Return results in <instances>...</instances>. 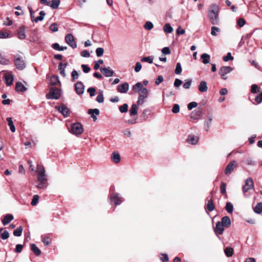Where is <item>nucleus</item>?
<instances>
[{
    "instance_id": "4c0bfd02",
    "label": "nucleus",
    "mask_w": 262,
    "mask_h": 262,
    "mask_svg": "<svg viewBox=\"0 0 262 262\" xmlns=\"http://www.w3.org/2000/svg\"><path fill=\"white\" fill-rule=\"evenodd\" d=\"M225 209L229 213H231L233 211L232 204L230 202H227L225 206Z\"/></svg>"
},
{
    "instance_id": "0eeeda50",
    "label": "nucleus",
    "mask_w": 262,
    "mask_h": 262,
    "mask_svg": "<svg viewBox=\"0 0 262 262\" xmlns=\"http://www.w3.org/2000/svg\"><path fill=\"white\" fill-rule=\"evenodd\" d=\"M28 9L29 10L30 13V17L31 20L32 21H34L35 23H37L39 21H41L43 19L44 17L45 16V12L43 11H41L39 12V16L34 18V12L33 11L32 8L31 6H28Z\"/></svg>"
},
{
    "instance_id": "9b49d317",
    "label": "nucleus",
    "mask_w": 262,
    "mask_h": 262,
    "mask_svg": "<svg viewBox=\"0 0 262 262\" xmlns=\"http://www.w3.org/2000/svg\"><path fill=\"white\" fill-rule=\"evenodd\" d=\"M110 199L111 203H114L116 205H119L121 204L122 201L119 194L118 193H114L110 196Z\"/></svg>"
},
{
    "instance_id": "2eb2a0df",
    "label": "nucleus",
    "mask_w": 262,
    "mask_h": 262,
    "mask_svg": "<svg viewBox=\"0 0 262 262\" xmlns=\"http://www.w3.org/2000/svg\"><path fill=\"white\" fill-rule=\"evenodd\" d=\"M100 71L102 72L104 75L106 77H112L114 75V71L111 70L110 67L107 68H100Z\"/></svg>"
},
{
    "instance_id": "a211bd4d",
    "label": "nucleus",
    "mask_w": 262,
    "mask_h": 262,
    "mask_svg": "<svg viewBox=\"0 0 262 262\" xmlns=\"http://www.w3.org/2000/svg\"><path fill=\"white\" fill-rule=\"evenodd\" d=\"M207 203L206 204V209L209 211L211 212L214 209V206L213 203L212 197L208 196L206 199Z\"/></svg>"
},
{
    "instance_id": "b1692460",
    "label": "nucleus",
    "mask_w": 262,
    "mask_h": 262,
    "mask_svg": "<svg viewBox=\"0 0 262 262\" xmlns=\"http://www.w3.org/2000/svg\"><path fill=\"white\" fill-rule=\"evenodd\" d=\"M13 216L11 214H7L4 216L2 220V223L4 225L8 224L12 220H13Z\"/></svg>"
},
{
    "instance_id": "bf43d9fd",
    "label": "nucleus",
    "mask_w": 262,
    "mask_h": 262,
    "mask_svg": "<svg viewBox=\"0 0 262 262\" xmlns=\"http://www.w3.org/2000/svg\"><path fill=\"white\" fill-rule=\"evenodd\" d=\"M259 89H260V88H258V86L255 84H253L251 85V93L253 94H255L257 92H259Z\"/></svg>"
},
{
    "instance_id": "6ab92c4d",
    "label": "nucleus",
    "mask_w": 262,
    "mask_h": 262,
    "mask_svg": "<svg viewBox=\"0 0 262 262\" xmlns=\"http://www.w3.org/2000/svg\"><path fill=\"white\" fill-rule=\"evenodd\" d=\"M100 113V111L98 108L89 109L88 110V114L91 115V117L93 118L94 121H96L97 119L96 117Z\"/></svg>"
},
{
    "instance_id": "de8ad7c7",
    "label": "nucleus",
    "mask_w": 262,
    "mask_h": 262,
    "mask_svg": "<svg viewBox=\"0 0 262 262\" xmlns=\"http://www.w3.org/2000/svg\"><path fill=\"white\" fill-rule=\"evenodd\" d=\"M39 198V197L38 195H37V194L34 195L33 196V199H32L31 203V205L33 206L36 205L38 202Z\"/></svg>"
},
{
    "instance_id": "c756f323",
    "label": "nucleus",
    "mask_w": 262,
    "mask_h": 262,
    "mask_svg": "<svg viewBox=\"0 0 262 262\" xmlns=\"http://www.w3.org/2000/svg\"><path fill=\"white\" fill-rule=\"evenodd\" d=\"M221 223L224 227H229L231 225L230 218L227 216H225L222 219Z\"/></svg>"
},
{
    "instance_id": "39448f33",
    "label": "nucleus",
    "mask_w": 262,
    "mask_h": 262,
    "mask_svg": "<svg viewBox=\"0 0 262 262\" xmlns=\"http://www.w3.org/2000/svg\"><path fill=\"white\" fill-rule=\"evenodd\" d=\"M71 132L76 135L79 136L83 132V128L81 123L77 122L72 125Z\"/></svg>"
},
{
    "instance_id": "6e6d98bb",
    "label": "nucleus",
    "mask_w": 262,
    "mask_h": 262,
    "mask_svg": "<svg viewBox=\"0 0 262 262\" xmlns=\"http://www.w3.org/2000/svg\"><path fill=\"white\" fill-rule=\"evenodd\" d=\"M174 72L176 74H180L181 73L182 67L180 62L177 63Z\"/></svg>"
},
{
    "instance_id": "774afa93",
    "label": "nucleus",
    "mask_w": 262,
    "mask_h": 262,
    "mask_svg": "<svg viewBox=\"0 0 262 262\" xmlns=\"http://www.w3.org/2000/svg\"><path fill=\"white\" fill-rule=\"evenodd\" d=\"M87 91L89 93L90 97H93L95 94L96 89L93 87L89 88Z\"/></svg>"
},
{
    "instance_id": "58836bf2",
    "label": "nucleus",
    "mask_w": 262,
    "mask_h": 262,
    "mask_svg": "<svg viewBox=\"0 0 262 262\" xmlns=\"http://www.w3.org/2000/svg\"><path fill=\"white\" fill-rule=\"evenodd\" d=\"M224 252L227 257H231L233 253V249L230 247H227L225 249Z\"/></svg>"
},
{
    "instance_id": "680f3d73",
    "label": "nucleus",
    "mask_w": 262,
    "mask_h": 262,
    "mask_svg": "<svg viewBox=\"0 0 262 262\" xmlns=\"http://www.w3.org/2000/svg\"><path fill=\"white\" fill-rule=\"evenodd\" d=\"M42 242L45 246H48L51 243V239L49 237L46 236L42 239Z\"/></svg>"
},
{
    "instance_id": "4be33fe9",
    "label": "nucleus",
    "mask_w": 262,
    "mask_h": 262,
    "mask_svg": "<svg viewBox=\"0 0 262 262\" xmlns=\"http://www.w3.org/2000/svg\"><path fill=\"white\" fill-rule=\"evenodd\" d=\"M68 66V63H60L58 66V70L60 72V75L65 77L66 76V74L65 73V69Z\"/></svg>"
},
{
    "instance_id": "2f4dec72",
    "label": "nucleus",
    "mask_w": 262,
    "mask_h": 262,
    "mask_svg": "<svg viewBox=\"0 0 262 262\" xmlns=\"http://www.w3.org/2000/svg\"><path fill=\"white\" fill-rule=\"evenodd\" d=\"M18 37L20 39H24L26 38L25 28L24 26L20 28L18 32Z\"/></svg>"
},
{
    "instance_id": "37998d69",
    "label": "nucleus",
    "mask_w": 262,
    "mask_h": 262,
    "mask_svg": "<svg viewBox=\"0 0 262 262\" xmlns=\"http://www.w3.org/2000/svg\"><path fill=\"white\" fill-rule=\"evenodd\" d=\"M192 82V80L190 79H188L185 80L184 83H183V86L185 89H188L190 88Z\"/></svg>"
},
{
    "instance_id": "e2e57ef3",
    "label": "nucleus",
    "mask_w": 262,
    "mask_h": 262,
    "mask_svg": "<svg viewBox=\"0 0 262 262\" xmlns=\"http://www.w3.org/2000/svg\"><path fill=\"white\" fill-rule=\"evenodd\" d=\"M23 249V245L21 244H17L16 245L15 249L14 250V252L17 253H20Z\"/></svg>"
},
{
    "instance_id": "338daca9",
    "label": "nucleus",
    "mask_w": 262,
    "mask_h": 262,
    "mask_svg": "<svg viewBox=\"0 0 262 262\" xmlns=\"http://www.w3.org/2000/svg\"><path fill=\"white\" fill-rule=\"evenodd\" d=\"M103 61L102 59H99L98 61H96L95 62V65L94 67V69L95 70H97L100 68V65L103 64Z\"/></svg>"
},
{
    "instance_id": "09e8293b",
    "label": "nucleus",
    "mask_w": 262,
    "mask_h": 262,
    "mask_svg": "<svg viewBox=\"0 0 262 262\" xmlns=\"http://www.w3.org/2000/svg\"><path fill=\"white\" fill-rule=\"evenodd\" d=\"M150 114V112L149 110L148 109H145L143 110L142 114V117H143L144 119V120H146L149 115Z\"/></svg>"
},
{
    "instance_id": "423d86ee",
    "label": "nucleus",
    "mask_w": 262,
    "mask_h": 262,
    "mask_svg": "<svg viewBox=\"0 0 262 262\" xmlns=\"http://www.w3.org/2000/svg\"><path fill=\"white\" fill-rule=\"evenodd\" d=\"M37 174L38 182H47V179L45 173V169L43 166L37 165Z\"/></svg>"
},
{
    "instance_id": "20e7f679",
    "label": "nucleus",
    "mask_w": 262,
    "mask_h": 262,
    "mask_svg": "<svg viewBox=\"0 0 262 262\" xmlns=\"http://www.w3.org/2000/svg\"><path fill=\"white\" fill-rule=\"evenodd\" d=\"M60 96L58 89L52 87L50 89V92L46 95V98L48 99L57 100Z\"/></svg>"
},
{
    "instance_id": "412c9836",
    "label": "nucleus",
    "mask_w": 262,
    "mask_h": 262,
    "mask_svg": "<svg viewBox=\"0 0 262 262\" xmlns=\"http://www.w3.org/2000/svg\"><path fill=\"white\" fill-rule=\"evenodd\" d=\"M199 140V137L193 135H190L188 136L187 138V142L192 145L196 144Z\"/></svg>"
},
{
    "instance_id": "f257e3e1",
    "label": "nucleus",
    "mask_w": 262,
    "mask_h": 262,
    "mask_svg": "<svg viewBox=\"0 0 262 262\" xmlns=\"http://www.w3.org/2000/svg\"><path fill=\"white\" fill-rule=\"evenodd\" d=\"M219 7L216 4H212L209 7L208 16L211 24L213 25H219L220 19L219 16Z\"/></svg>"
},
{
    "instance_id": "72a5a7b5",
    "label": "nucleus",
    "mask_w": 262,
    "mask_h": 262,
    "mask_svg": "<svg viewBox=\"0 0 262 262\" xmlns=\"http://www.w3.org/2000/svg\"><path fill=\"white\" fill-rule=\"evenodd\" d=\"M7 121H8V124L10 127V129L12 133H14L16 130L15 127L13 124V122L12 121V119L11 117H8L7 118Z\"/></svg>"
},
{
    "instance_id": "7c9ffc66",
    "label": "nucleus",
    "mask_w": 262,
    "mask_h": 262,
    "mask_svg": "<svg viewBox=\"0 0 262 262\" xmlns=\"http://www.w3.org/2000/svg\"><path fill=\"white\" fill-rule=\"evenodd\" d=\"M50 84L53 86L56 85L60 83V81L58 76H52L49 80Z\"/></svg>"
},
{
    "instance_id": "a19ab883",
    "label": "nucleus",
    "mask_w": 262,
    "mask_h": 262,
    "mask_svg": "<svg viewBox=\"0 0 262 262\" xmlns=\"http://www.w3.org/2000/svg\"><path fill=\"white\" fill-rule=\"evenodd\" d=\"M254 211L256 213H260L262 212V203H258L254 209Z\"/></svg>"
},
{
    "instance_id": "ea45409f",
    "label": "nucleus",
    "mask_w": 262,
    "mask_h": 262,
    "mask_svg": "<svg viewBox=\"0 0 262 262\" xmlns=\"http://www.w3.org/2000/svg\"><path fill=\"white\" fill-rule=\"evenodd\" d=\"M154 56H150L148 57H144L141 58V61L142 62H147L149 63H152L153 62Z\"/></svg>"
},
{
    "instance_id": "79ce46f5",
    "label": "nucleus",
    "mask_w": 262,
    "mask_h": 262,
    "mask_svg": "<svg viewBox=\"0 0 262 262\" xmlns=\"http://www.w3.org/2000/svg\"><path fill=\"white\" fill-rule=\"evenodd\" d=\"M9 60H8L5 56L0 53V63L2 64L6 65L8 64Z\"/></svg>"
},
{
    "instance_id": "69168bd1",
    "label": "nucleus",
    "mask_w": 262,
    "mask_h": 262,
    "mask_svg": "<svg viewBox=\"0 0 262 262\" xmlns=\"http://www.w3.org/2000/svg\"><path fill=\"white\" fill-rule=\"evenodd\" d=\"M198 106V103L196 102L193 101L190 102L188 105L187 108L188 110H191L192 108L196 107Z\"/></svg>"
},
{
    "instance_id": "f704fd0d",
    "label": "nucleus",
    "mask_w": 262,
    "mask_h": 262,
    "mask_svg": "<svg viewBox=\"0 0 262 262\" xmlns=\"http://www.w3.org/2000/svg\"><path fill=\"white\" fill-rule=\"evenodd\" d=\"M202 59V62L204 64L209 63L210 62V55L207 53L203 54L201 56Z\"/></svg>"
},
{
    "instance_id": "7ed1b4c3",
    "label": "nucleus",
    "mask_w": 262,
    "mask_h": 262,
    "mask_svg": "<svg viewBox=\"0 0 262 262\" xmlns=\"http://www.w3.org/2000/svg\"><path fill=\"white\" fill-rule=\"evenodd\" d=\"M14 58V62L17 69L21 70L26 67L25 61L20 55H15Z\"/></svg>"
},
{
    "instance_id": "4d7b16f0",
    "label": "nucleus",
    "mask_w": 262,
    "mask_h": 262,
    "mask_svg": "<svg viewBox=\"0 0 262 262\" xmlns=\"http://www.w3.org/2000/svg\"><path fill=\"white\" fill-rule=\"evenodd\" d=\"M233 57L232 56L230 52L228 53L227 55L223 57V60L225 62L228 61L229 60H233Z\"/></svg>"
},
{
    "instance_id": "5fc2aeb1",
    "label": "nucleus",
    "mask_w": 262,
    "mask_h": 262,
    "mask_svg": "<svg viewBox=\"0 0 262 262\" xmlns=\"http://www.w3.org/2000/svg\"><path fill=\"white\" fill-rule=\"evenodd\" d=\"M104 49L102 48H97L96 50V53L97 57H101L103 55Z\"/></svg>"
},
{
    "instance_id": "f03ea898",
    "label": "nucleus",
    "mask_w": 262,
    "mask_h": 262,
    "mask_svg": "<svg viewBox=\"0 0 262 262\" xmlns=\"http://www.w3.org/2000/svg\"><path fill=\"white\" fill-rule=\"evenodd\" d=\"M133 91L136 93H140L139 96H141L142 98H146L148 96V90L144 88L142 83L137 82L132 86Z\"/></svg>"
},
{
    "instance_id": "cd10ccee",
    "label": "nucleus",
    "mask_w": 262,
    "mask_h": 262,
    "mask_svg": "<svg viewBox=\"0 0 262 262\" xmlns=\"http://www.w3.org/2000/svg\"><path fill=\"white\" fill-rule=\"evenodd\" d=\"M31 250L36 256H39L41 252L35 244H30Z\"/></svg>"
},
{
    "instance_id": "ddd939ff",
    "label": "nucleus",
    "mask_w": 262,
    "mask_h": 262,
    "mask_svg": "<svg viewBox=\"0 0 262 262\" xmlns=\"http://www.w3.org/2000/svg\"><path fill=\"white\" fill-rule=\"evenodd\" d=\"M237 166V162L235 161H231L227 166L225 170L226 175L230 174Z\"/></svg>"
},
{
    "instance_id": "49530a36",
    "label": "nucleus",
    "mask_w": 262,
    "mask_h": 262,
    "mask_svg": "<svg viewBox=\"0 0 262 262\" xmlns=\"http://www.w3.org/2000/svg\"><path fill=\"white\" fill-rule=\"evenodd\" d=\"M60 3V0H53L52 2L51 7L54 9H57L59 7Z\"/></svg>"
},
{
    "instance_id": "13d9d810",
    "label": "nucleus",
    "mask_w": 262,
    "mask_h": 262,
    "mask_svg": "<svg viewBox=\"0 0 262 262\" xmlns=\"http://www.w3.org/2000/svg\"><path fill=\"white\" fill-rule=\"evenodd\" d=\"M226 184L224 182H222L220 186V191L223 194L226 193Z\"/></svg>"
},
{
    "instance_id": "4468645a",
    "label": "nucleus",
    "mask_w": 262,
    "mask_h": 262,
    "mask_svg": "<svg viewBox=\"0 0 262 262\" xmlns=\"http://www.w3.org/2000/svg\"><path fill=\"white\" fill-rule=\"evenodd\" d=\"M75 90L77 94L80 95L84 93V86L81 81H78L75 85Z\"/></svg>"
},
{
    "instance_id": "8fccbe9b",
    "label": "nucleus",
    "mask_w": 262,
    "mask_h": 262,
    "mask_svg": "<svg viewBox=\"0 0 262 262\" xmlns=\"http://www.w3.org/2000/svg\"><path fill=\"white\" fill-rule=\"evenodd\" d=\"M49 29L53 32H57L58 30V25L56 23H53L50 26Z\"/></svg>"
},
{
    "instance_id": "473e14b6",
    "label": "nucleus",
    "mask_w": 262,
    "mask_h": 262,
    "mask_svg": "<svg viewBox=\"0 0 262 262\" xmlns=\"http://www.w3.org/2000/svg\"><path fill=\"white\" fill-rule=\"evenodd\" d=\"M138 108V107L137 104H133L129 111L130 116H133L136 115L137 114Z\"/></svg>"
},
{
    "instance_id": "c9c22d12",
    "label": "nucleus",
    "mask_w": 262,
    "mask_h": 262,
    "mask_svg": "<svg viewBox=\"0 0 262 262\" xmlns=\"http://www.w3.org/2000/svg\"><path fill=\"white\" fill-rule=\"evenodd\" d=\"M163 30L165 32L167 33H171L172 32L173 29L169 24H166L163 27Z\"/></svg>"
},
{
    "instance_id": "5701e85b",
    "label": "nucleus",
    "mask_w": 262,
    "mask_h": 262,
    "mask_svg": "<svg viewBox=\"0 0 262 262\" xmlns=\"http://www.w3.org/2000/svg\"><path fill=\"white\" fill-rule=\"evenodd\" d=\"M112 161L117 164L120 162V156L118 152H113L111 155Z\"/></svg>"
},
{
    "instance_id": "864d4df0",
    "label": "nucleus",
    "mask_w": 262,
    "mask_h": 262,
    "mask_svg": "<svg viewBox=\"0 0 262 262\" xmlns=\"http://www.w3.org/2000/svg\"><path fill=\"white\" fill-rule=\"evenodd\" d=\"M153 24L150 21H147L144 24V27L147 30H150L153 28Z\"/></svg>"
},
{
    "instance_id": "aec40b11",
    "label": "nucleus",
    "mask_w": 262,
    "mask_h": 262,
    "mask_svg": "<svg viewBox=\"0 0 262 262\" xmlns=\"http://www.w3.org/2000/svg\"><path fill=\"white\" fill-rule=\"evenodd\" d=\"M224 225L221 222H218L216 224L214 231L216 234H222L224 230Z\"/></svg>"
},
{
    "instance_id": "c03bdc74",
    "label": "nucleus",
    "mask_w": 262,
    "mask_h": 262,
    "mask_svg": "<svg viewBox=\"0 0 262 262\" xmlns=\"http://www.w3.org/2000/svg\"><path fill=\"white\" fill-rule=\"evenodd\" d=\"M128 106L127 104L124 103L122 105L119 106V111L122 113H124L127 112Z\"/></svg>"
},
{
    "instance_id": "052dcab7",
    "label": "nucleus",
    "mask_w": 262,
    "mask_h": 262,
    "mask_svg": "<svg viewBox=\"0 0 262 262\" xmlns=\"http://www.w3.org/2000/svg\"><path fill=\"white\" fill-rule=\"evenodd\" d=\"M71 76L72 77V81H74L78 78L79 74L77 71H76L75 70H74L72 72Z\"/></svg>"
},
{
    "instance_id": "0e129e2a",
    "label": "nucleus",
    "mask_w": 262,
    "mask_h": 262,
    "mask_svg": "<svg viewBox=\"0 0 262 262\" xmlns=\"http://www.w3.org/2000/svg\"><path fill=\"white\" fill-rule=\"evenodd\" d=\"M174 114H177L180 111V105L178 104H174L171 110Z\"/></svg>"
},
{
    "instance_id": "603ef678",
    "label": "nucleus",
    "mask_w": 262,
    "mask_h": 262,
    "mask_svg": "<svg viewBox=\"0 0 262 262\" xmlns=\"http://www.w3.org/2000/svg\"><path fill=\"white\" fill-rule=\"evenodd\" d=\"M48 182H39L38 184L36 186L37 188L38 189H45L47 187Z\"/></svg>"
},
{
    "instance_id": "e433bc0d",
    "label": "nucleus",
    "mask_w": 262,
    "mask_h": 262,
    "mask_svg": "<svg viewBox=\"0 0 262 262\" xmlns=\"http://www.w3.org/2000/svg\"><path fill=\"white\" fill-rule=\"evenodd\" d=\"M23 228L21 226L17 227L13 231V235L15 236H20L22 234Z\"/></svg>"
},
{
    "instance_id": "a878e982",
    "label": "nucleus",
    "mask_w": 262,
    "mask_h": 262,
    "mask_svg": "<svg viewBox=\"0 0 262 262\" xmlns=\"http://www.w3.org/2000/svg\"><path fill=\"white\" fill-rule=\"evenodd\" d=\"M27 90L24 85L20 82H17L16 83L15 90L16 92H24Z\"/></svg>"
},
{
    "instance_id": "f3484780",
    "label": "nucleus",
    "mask_w": 262,
    "mask_h": 262,
    "mask_svg": "<svg viewBox=\"0 0 262 262\" xmlns=\"http://www.w3.org/2000/svg\"><path fill=\"white\" fill-rule=\"evenodd\" d=\"M232 70V68L230 66H223L220 68L219 73L223 76L230 73Z\"/></svg>"
},
{
    "instance_id": "bb28decb",
    "label": "nucleus",
    "mask_w": 262,
    "mask_h": 262,
    "mask_svg": "<svg viewBox=\"0 0 262 262\" xmlns=\"http://www.w3.org/2000/svg\"><path fill=\"white\" fill-rule=\"evenodd\" d=\"M201 115L202 111L200 110H198L192 112L190 114V117L191 119H193V120H198L199 119Z\"/></svg>"
},
{
    "instance_id": "6e6552de",
    "label": "nucleus",
    "mask_w": 262,
    "mask_h": 262,
    "mask_svg": "<svg viewBox=\"0 0 262 262\" xmlns=\"http://www.w3.org/2000/svg\"><path fill=\"white\" fill-rule=\"evenodd\" d=\"M65 41L73 49L77 48V44L72 34L69 33L65 36Z\"/></svg>"
},
{
    "instance_id": "dca6fc26",
    "label": "nucleus",
    "mask_w": 262,
    "mask_h": 262,
    "mask_svg": "<svg viewBox=\"0 0 262 262\" xmlns=\"http://www.w3.org/2000/svg\"><path fill=\"white\" fill-rule=\"evenodd\" d=\"M129 89V85L127 82L119 84L117 86V91L121 93H126Z\"/></svg>"
},
{
    "instance_id": "393cba45",
    "label": "nucleus",
    "mask_w": 262,
    "mask_h": 262,
    "mask_svg": "<svg viewBox=\"0 0 262 262\" xmlns=\"http://www.w3.org/2000/svg\"><path fill=\"white\" fill-rule=\"evenodd\" d=\"M199 90L202 93L206 92L208 90L207 83L205 81H201L199 85Z\"/></svg>"
},
{
    "instance_id": "3c124183",
    "label": "nucleus",
    "mask_w": 262,
    "mask_h": 262,
    "mask_svg": "<svg viewBox=\"0 0 262 262\" xmlns=\"http://www.w3.org/2000/svg\"><path fill=\"white\" fill-rule=\"evenodd\" d=\"M220 31V29L219 28L213 26L211 27V34L212 36H217V32H219Z\"/></svg>"
},
{
    "instance_id": "f8f14e48",
    "label": "nucleus",
    "mask_w": 262,
    "mask_h": 262,
    "mask_svg": "<svg viewBox=\"0 0 262 262\" xmlns=\"http://www.w3.org/2000/svg\"><path fill=\"white\" fill-rule=\"evenodd\" d=\"M4 78L5 82L7 86H10L13 84L14 76L12 74L5 72L4 74Z\"/></svg>"
},
{
    "instance_id": "a18cd8bd",
    "label": "nucleus",
    "mask_w": 262,
    "mask_h": 262,
    "mask_svg": "<svg viewBox=\"0 0 262 262\" xmlns=\"http://www.w3.org/2000/svg\"><path fill=\"white\" fill-rule=\"evenodd\" d=\"M96 101L98 103H102L104 101V97L103 95V92L102 91H100L99 93V94L96 97Z\"/></svg>"
},
{
    "instance_id": "1a4fd4ad",
    "label": "nucleus",
    "mask_w": 262,
    "mask_h": 262,
    "mask_svg": "<svg viewBox=\"0 0 262 262\" xmlns=\"http://www.w3.org/2000/svg\"><path fill=\"white\" fill-rule=\"evenodd\" d=\"M254 184L253 180L251 178H249L245 181V185L243 187V191L244 193H246L248 190L253 188Z\"/></svg>"
},
{
    "instance_id": "9d476101",
    "label": "nucleus",
    "mask_w": 262,
    "mask_h": 262,
    "mask_svg": "<svg viewBox=\"0 0 262 262\" xmlns=\"http://www.w3.org/2000/svg\"><path fill=\"white\" fill-rule=\"evenodd\" d=\"M55 109L58 111L64 117H68L70 115V112L69 108L65 105L61 106H56Z\"/></svg>"
},
{
    "instance_id": "c85d7f7f",
    "label": "nucleus",
    "mask_w": 262,
    "mask_h": 262,
    "mask_svg": "<svg viewBox=\"0 0 262 262\" xmlns=\"http://www.w3.org/2000/svg\"><path fill=\"white\" fill-rule=\"evenodd\" d=\"M212 121V117L211 116H208L207 120L205 121L204 123V129L205 130L208 131L211 125Z\"/></svg>"
}]
</instances>
